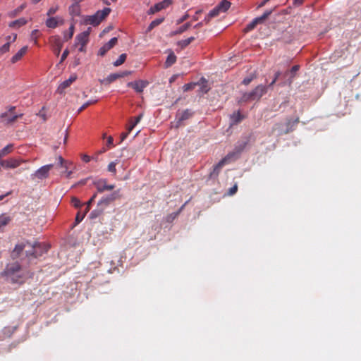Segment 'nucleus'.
<instances>
[{
    "label": "nucleus",
    "instance_id": "40",
    "mask_svg": "<svg viewBox=\"0 0 361 361\" xmlns=\"http://www.w3.org/2000/svg\"><path fill=\"white\" fill-rule=\"evenodd\" d=\"M59 9V5H55L49 8L47 13V16H51L52 15L55 14Z\"/></svg>",
    "mask_w": 361,
    "mask_h": 361
},
{
    "label": "nucleus",
    "instance_id": "59",
    "mask_svg": "<svg viewBox=\"0 0 361 361\" xmlns=\"http://www.w3.org/2000/svg\"><path fill=\"white\" fill-rule=\"evenodd\" d=\"M130 133H128V130H127V132L126 133H123L121 135V141H123L128 135Z\"/></svg>",
    "mask_w": 361,
    "mask_h": 361
},
{
    "label": "nucleus",
    "instance_id": "13",
    "mask_svg": "<svg viewBox=\"0 0 361 361\" xmlns=\"http://www.w3.org/2000/svg\"><path fill=\"white\" fill-rule=\"evenodd\" d=\"M171 0H164L159 3L156 4L154 6H152L147 13L149 15L154 14L157 12L161 11L162 9L166 8L171 4Z\"/></svg>",
    "mask_w": 361,
    "mask_h": 361
},
{
    "label": "nucleus",
    "instance_id": "8",
    "mask_svg": "<svg viewBox=\"0 0 361 361\" xmlns=\"http://www.w3.org/2000/svg\"><path fill=\"white\" fill-rule=\"evenodd\" d=\"M49 43L51 46V48L54 51V53L56 56H59L61 51V49L63 45V42L61 40V37L58 35L51 36L49 37Z\"/></svg>",
    "mask_w": 361,
    "mask_h": 361
},
{
    "label": "nucleus",
    "instance_id": "36",
    "mask_svg": "<svg viewBox=\"0 0 361 361\" xmlns=\"http://www.w3.org/2000/svg\"><path fill=\"white\" fill-rule=\"evenodd\" d=\"M27 21L24 18H20V19H18L16 20H14L13 22H11L10 24H9V26L10 27H16V26H18V27H20L22 25H24L25 24H26Z\"/></svg>",
    "mask_w": 361,
    "mask_h": 361
},
{
    "label": "nucleus",
    "instance_id": "37",
    "mask_svg": "<svg viewBox=\"0 0 361 361\" xmlns=\"http://www.w3.org/2000/svg\"><path fill=\"white\" fill-rule=\"evenodd\" d=\"M127 55L126 54H122L119 56L118 59L114 62V65L115 66H119L121 64H123L126 59Z\"/></svg>",
    "mask_w": 361,
    "mask_h": 361
},
{
    "label": "nucleus",
    "instance_id": "23",
    "mask_svg": "<svg viewBox=\"0 0 361 361\" xmlns=\"http://www.w3.org/2000/svg\"><path fill=\"white\" fill-rule=\"evenodd\" d=\"M68 11H69L70 15L72 16L73 17L78 16L80 14V6L79 4L73 3L69 7Z\"/></svg>",
    "mask_w": 361,
    "mask_h": 361
},
{
    "label": "nucleus",
    "instance_id": "19",
    "mask_svg": "<svg viewBox=\"0 0 361 361\" xmlns=\"http://www.w3.org/2000/svg\"><path fill=\"white\" fill-rule=\"evenodd\" d=\"M77 79V76L75 75H71L68 80L62 82L57 88V92L59 94H63L65 90L74 81Z\"/></svg>",
    "mask_w": 361,
    "mask_h": 361
},
{
    "label": "nucleus",
    "instance_id": "26",
    "mask_svg": "<svg viewBox=\"0 0 361 361\" xmlns=\"http://www.w3.org/2000/svg\"><path fill=\"white\" fill-rule=\"evenodd\" d=\"M142 114H140L139 116L134 118V121H133V118L130 121V124L127 127V130H128V133H130L132 130L135 128V126L140 121V120L142 118Z\"/></svg>",
    "mask_w": 361,
    "mask_h": 361
},
{
    "label": "nucleus",
    "instance_id": "48",
    "mask_svg": "<svg viewBox=\"0 0 361 361\" xmlns=\"http://www.w3.org/2000/svg\"><path fill=\"white\" fill-rule=\"evenodd\" d=\"M189 18V15L188 13H185V15H183L181 18H180L179 19H178L176 20V24H180L182 23L183 22H184L185 20H186L188 18Z\"/></svg>",
    "mask_w": 361,
    "mask_h": 361
},
{
    "label": "nucleus",
    "instance_id": "6",
    "mask_svg": "<svg viewBox=\"0 0 361 361\" xmlns=\"http://www.w3.org/2000/svg\"><path fill=\"white\" fill-rule=\"evenodd\" d=\"M30 247L31 250L25 251L26 256L37 258L47 252L49 248V246L44 243H35L34 244H30Z\"/></svg>",
    "mask_w": 361,
    "mask_h": 361
},
{
    "label": "nucleus",
    "instance_id": "52",
    "mask_svg": "<svg viewBox=\"0 0 361 361\" xmlns=\"http://www.w3.org/2000/svg\"><path fill=\"white\" fill-rule=\"evenodd\" d=\"M213 18L212 16H209V13H208L204 19L203 20V22L204 23V24L207 25L209 23L210 20Z\"/></svg>",
    "mask_w": 361,
    "mask_h": 361
},
{
    "label": "nucleus",
    "instance_id": "30",
    "mask_svg": "<svg viewBox=\"0 0 361 361\" xmlns=\"http://www.w3.org/2000/svg\"><path fill=\"white\" fill-rule=\"evenodd\" d=\"M164 20V18H159L154 20H152L150 24L149 25L147 32L152 31L155 27L160 25L163 21Z\"/></svg>",
    "mask_w": 361,
    "mask_h": 361
},
{
    "label": "nucleus",
    "instance_id": "64",
    "mask_svg": "<svg viewBox=\"0 0 361 361\" xmlns=\"http://www.w3.org/2000/svg\"><path fill=\"white\" fill-rule=\"evenodd\" d=\"M281 75V72L280 71H277L276 73H275V75H274V80H277L278 78H279V76Z\"/></svg>",
    "mask_w": 361,
    "mask_h": 361
},
{
    "label": "nucleus",
    "instance_id": "42",
    "mask_svg": "<svg viewBox=\"0 0 361 361\" xmlns=\"http://www.w3.org/2000/svg\"><path fill=\"white\" fill-rule=\"evenodd\" d=\"M97 102V100H90L85 102L84 104H82L80 108L78 109V113H80L83 110H85L87 106H89L91 104H95Z\"/></svg>",
    "mask_w": 361,
    "mask_h": 361
},
{
    "label": "nucleus",
    "instance_id": "38",
    "mask_svg": "<svg viewBox=\"0 0 361 361\" xmlns=\"http://www.w3.org/2000/svg\"><path fill=\"white\" fill-rule=\"evenodd\" d=\"M185 204H184L180 209L177 212H175V213H172L171 214H169L168 216H167V221H171L173 219H175L178 215L181 212L182 209H183V207H185Z\"/></svg>",
    "mask_w": 361,
    "mask_h": 361
},
{
    "label": "nucleus",
    "instance_id": "39",
    "mask_svg": "<svg viewBox=\"0 0 361 361\" xmlns=\"http://www.w3.org/2000/svg\"><path fill=\"white\" fill-rule=\"evenodd\" d=\"M71 204L73 206L77 209L80 208L82 206V203L80 200L76 197H72L71 198Z\"/></svg>",
    "mask_w": 361,
    "mask_h": 361
},
{
    "label": "nucleus",
    "instance_id": "29",
    "mask_svg": "<svg viewBox=\"0 0 361 361\" xmlns=\"http://www.w3.org/2000/svg\"><path fill=\"white\" fill-rule=\"evenodd\" d=\"M75 30V25L74 24H71L68 30L63 32V39L65 41H68L70 39H71L73 36Z\"/></svg>",
    "mask_w": 361,
    "mask_h": 361
},
{
    "label": "nucleus",
    "instance_id": "15",
    "mask_svg": "<svg viewBox=\"0 0 361 361\" xmlns=\"http://www.w3.org/2000/svg\"><path fill=\"white\" fill-rule=\"evenodd\" d=\"M64 23L63 18L59 16L52 17L49 16L46 20V26L49 28H56L59 25H61Z\"/></svg>",
    "mask_w": 361,
    "mask_h": 361
},
{
    "label": "nucleus",
    "instance_id": "2",
    "mask_svg": "<svg viewBox=\"0 0 361 361\" xmlns=\"http://www.w3.org/2000/svg\"><path fill=\"white\" fill-rule=\"evenodd\" d=\"M118 197V191H115L113 193L104 196L98 202L95 209L90 213V218L95 219L102 214L106 208Z\"/></svg>",
    "mask_w": 361,
    "mask_h": 361
},
{
    "label": "nucleus",
    "instance_id": "45",
    "mask_svg": "<svg viewBox=\"0 0 361 361\" xmlns=\"http://www.w3.org/2000/svg\"><path fill=\"white\" fill-rule=\"evenodd\" d=\"M220 13L221 11L216 6L209 12V16H212L213 18L218 16Z\"/></svg>",
    "mask_w": 361,
    "mask_h": 361
},
{
    "label": "nucleus",
    "instance_id": "55",
    "mask_svg": "<svg viewBox=\"0 0 361 361\" xmlns=\"http://www.w3.org/2000/svg\"><path fill=\"white\" fill-rule=\"evenodd\" d=\"M202 12V10H198L195 12V14L192 16V20L196 21L199 19L198 15Z\"/></svg>",
    "mask_w": 361,
    "mask_h": 361
},
{
    "label": "nucleus",
    "instance_id": "51",
    "mask_svg": "<svg viewBox=\"0 0 361 361\" xmlns=\"http://www.w3.org/2000/svg\"><path fill=\"white\" fill-rule=\"evenodd\" d=\"M252 80V77L245 78L243 80L242 83L243 85H249L251 82Z\"/></svg>",
    "mask_w": 361,
    "mask_h": 361
},
{
    "label": "nucleus",
    "instance_id": "12",
    "mask_svg": "<svg viewBox=\"0 0 361 361\" xmlns=\"http://www.w3.org/2000/svg\"><path fill=\"white\" fill-rule=\"evenodd\" d=\"M53 164H47L40 167L37 170L32 176L37 178L38 179H44L49 176L50 170L53 168Z\"/></svg>",
    "mask_w": 361,
    "mask_h": 361
},
{
    "label": "nucleus",
    "instance_id": "57",
    "mask_svg": "<svg viewBox=\"0 0 361 361\" xmlns=\"http://www.w3.org/2000/svg\"><path fill=\"white\" fill-rule=\"evenodd\" d=\"M114 139L111 136H109L107 139V146L110 148L113 145Z\"/></svg>",
    "mask_w": 361,
    "mask_h": 361
},
{
    "label": "nucleus",
    "instance_id": "58",
    "mask_svg": "<svg viewBox=\"0 0 361 361\" xmlns=\"http://www.w3.org/2000/svg\"><path fill=\"white\" fill-rule=\"evenodd\" d=\"M82 159L83 161L87 163V162L90 161L91 157L88 155L84 154L82 157Z\"/></svg>",
    "mask_w": 361,
    "mask_h": 361
},
{
    "label": "nucleus",
    "instance_id": "32",
    "mask_svg": "<svg viewBox=\"0 0 361 361\" xmlns=\"http://www.w3.org/2000/svg\"><path fill=\"white\" fill-rule=\"evenodd\" d=\"M11 221V219L9 216L6 214H1L0 216V228L8 225Z\"/></svg>",
    "mask_w": 361,
    "mask_h": 361
},
{
    "label": "nucleus",
    "instance_id": "9",
    "mask_svg": "<svg viewBox=\"0 0 361 361\" xmlns=\"http://www.w3.org/2000/svg\"><path fill=\"white\" fill-rule=\"evenodd\" d=\"M207 81L204 78H202L200 82H190L185 84L183 86V90L184 92H188L193 90L197 85H201L202 92L207 93L208 92V89L207 87Z\"/></svg>",
    "mask_w": 361,
    "mask_h": 361
},
{
    "label": "nucleus",
    "instance_id": "11",
    "mask_svg": "<svg viewBox=\"0 0 361 361\" xmlns=\"http://www.w3.org/2000/svg\"><path fill=\"white\" fill-rule=\"evenodd\" d=\"M91 31V28L89 27L87 30L84 31L80 34H78L75 37V46L82 45V46H86L89 41V35L90 32Z\"/></svg>",
    "mask_w": 361,
    "mask_h": 361
},
{
    "label": "nucleus",
    "instance_id": "3",
    "mask_svg": "<svg viewBox=\"0 0 361 361\" xmlns=\"http://www.w3.org/2000/svg\"><path fill=\"white\" fill-rule=\"evenodd\" d=\"M110 8H104L102 10L97 11L94 15L84 16L83 21L85 25L97 26L104 20L111 13Z\"/></svg>",
    "mask_w": 361,
    "mask_h": 361
},
{
    "label": "nucleus",
    "instance_id": "35",
    "mask_svg": "<svg viewBox=\"0 0 361 361\" xmlns=\"http://www.w3.org/2000/svg\"><path fill=\"white\" fill-rule=\"evenodd\" d=\"M190 26H191L190 23H189V22L186 23L184 25H183L182 26H180L177 30L173 32L172 33V35H175L181 34V33L184 32L185 31H186Z\"/></svg>",
    "mask_w": 361,
    "mask_h": 361
},
{
    "label": "nucleus",
    "instance_id": "28",
    "mask_svg": "<svg viewBox=\"0 0 361 361\" xmlns=\"http://www.w3.org/2000/svg\"><path fill=\"white\" fill-rule=\"evenodd\" d=\"M231 6V3L227 0H222L216 7L221 12H226Z\"/></svg>",
    "mask_w": 361,
    "mask_h": 361
},
{
    "label": "nucleus",
    "instance_id": "5",
    "mask_svg": "<svg viewBox=\"0 0 361 361\" xmlns=\"http://www.w3.org/2000/svg\"><path fill=\"white\" fill-rule=\"evenodd\" d=\"M16 107L14 106H9L7 107V110L0 114L1 122L6 126L12 125L17 119L22 118L23 114H16L15 113Z\"/></svg>",
    "mask_w": 361,
    "mask_h": 361
},
{
    "label": "nucleus",
    "instance_id": "53",
    "mask_svg": "<svg viewBox=\"0 0 361 361\" xmlns=\"http://www.w3.org/2000/svg\"><path fill=\"white\" fill-rule=\"evenodd\" d=\"M17 38V35L13 34V36H8L6 39L11 43V42H15Z\"/></svg>",
    "mask_w": 361,
    "mask_h": 361
},
{
    "label": "nucleus",
    "instance_id": "25",
    "mask_svg": "<svg viewBox=\"0 0 361 361\" xmlns=\"http://www.w3.org/2000/svg\"><path fill=\"white\" fill-rule=\"evenodd\" d=\"M176 61V56L174 54L173 51H171L168 55L166 60L165 61L166 68H169L174 64Z\"/></svg>",
    "mask_w": 361,
    "mask_h": 361
},
{
    "label": "nucleus",
    "instance_id": "17",
    "mask_svg": "<svg viewBox=\"0 0 361 361\" xmlns=\"http://www.w3.org/2000/svg\"><path fill=\"white\" fill-rule=\"evenodd\" d=\"M23 161L14 158L1 160V165L4 169H16L19 166Z\"/></svg>",
    "mask_w": 361,
    "mask_h": 361
},
{
    "label": "nucleus",
    "instance_id": "4",
    "mask_svg": "<svg viewBox=\"0 0 361 361\" xmlns=\"http://www.w3.org/2000/svg\"><path fill=\"white\" fill-rule=\"evenodd\" d=\"M241 149H238L235 152H231L228 153L224 158H223L218 164L214 166V169L212 172L210 173L211 176H217L222 169V167L231 163L233 161L236 160L241 152Z\"/></svg>",
    "mask_w": 361,
    "mask_h": 361
},
{
    "label": "nucleus",
    "instance_id": "18",
    "mask_svg": "<svg viewBox=\"0 0 361 361\" xmlns=\"http://www.w3.org/2000/svg\"><path fill=\"white\" fill-rule=\"evenodd\" d=\"M118 39L117 37H113L111 38L107 43L104 44L98 51V55L99 56H104L105 54L110 50L111 48H113L117 43Z\"/></svg>",
    "mask_w": 361,
    "mask_h": 361
},
{
    "label": "nucleus",
    "instance_id": "46",
    "mask_svg": "<svg viewBox=\"0 0 361 361\" xmlns=\"http://www.w3.org/2000/svg\"><path fill=\"white\" fill-rule=\"evenodd\" d=\"M10 48V42H8L7 43L4 44L1 48H0V53L4 54L9 51Z\"/></svg>",
    "mask_w": 361,
    "mask_h": 361
},
{
    "label": "nucleus",
    "instance_id": "31",
    "mask_svg": "<svg viewBox=\"0 0 361 361\" xmlns=\"http://www.w3.org/2000/svg\"><path fill=\"white\" fill-rule=\"evenodd\" d=\"M299 118H296L294 121L288 120L286 123L287 129L285 133H288L293 130V127L299 123Z\"/></svg>",
    "mask_w": 361,
    "mask_h": 361
},
{
    "label": "nucleus",
    "instance_id": "33",
    "mask_svg": "<svg viewBox=\"0 0 361 361\" xmlns=\"http://www.w3.org/2000/svg\"><path fill=\"white\" fill-rule=\"evenodd\" d=\"M194 37H190L188 39L180 40L178 42V46L180 47L181 49L185 48L187 46H188L192 42L195 40Z\"/></svg>",
    "mask_w": 361,
    "mask_h": 361
},
{
    "label": "nucleus",
    "instance_id": "16",
    "mask_svg": "<svg viewBox=\"0 0 361 361\" xmlns=\"http://www.w3.org/2000/svg\"><path fill=\"white\" fill-rule=\"evenodd\" d=\"M268 87L266 85H259L251 91L252 99L259 100L267 93Z\"/></svg>",
    "mask_w": 361,
    "mask_h": 361
},
{
    "label": "nucleus",
    "instance_id": "49",
    "mask_svg": "<svg viewBox=\"0 0 361 361\" xmlns=\"http://www.w3.org/2000/svg\"><path fill=\"white\" fill-rule=\"evenodd\" d=\"M68 54H69V51L67 49H65L61 55L60 63H62L67 58Z\"/></svg>",
    "mask_w": 361,
    "mask_h": 361
},
{
    "label": "nucleus",
    "instance_id": "54",
    "mask_svg": "<svg viewBox=\"0 0 361 361\" xmlns=\"http://www.w3.org/2000/svg\"><path fill=\"white\" fill-rule=\"evenodd\" d=\"M97 194L94 193L92 197L90 199V200L86 203V205L90 207L92 203L94 202V199L97 197Z\"/></svg>",
    "mask_w": 361,
    "mask_h": 361
},
{
    "label": "nucleus",
    "instance_id": "63",
    "mask_svg": "<svg viewBox=\"0 0 361 361\" xmlns=\"http://www.w3.org/2000/svg\"><path fill=\"white\" fill-rule=\"evenodd\" d=\"M269 1H270V0H264L263 1H262V2L259 4L258 7H259V8L263 7V6H264L267 3H268Z\"/></svg>",
    "mask_w": 361,
    "mask_h": 361
},
{
    "label": "nucleus",
    "instance_id": "60",
    "mask_svg": "<svg viewBox=\"0 0 361 361\" xmlns=\"http://www.w3.org/2000/svg\"><path fill=\"white\" fill-rule=\"evenodd\" d=\"M303 1L304 0H293V4L295 6H300Z\"/></svg>",
    "mask_w": 361,
    "mask_h": 361
},
{
    "label": "nucleus",
    "instance_id": "27",
    "mask_svg": "<svg viewBox=\"0 0 361 361\" xmlns=\"http://www.w3.org/2000/svg\"><path fill=\"white\" fill-rule=\"evenodd\" d=\"M243 119V116L240 111L234 112L231 115V124H237Z\"/></svg>",
    "mask_w": 361,
    "mask_h": 361
},
{
    "label": "nucleus",
    "instance_id": "43",
    "mask_svg": "<svg viewBox=\"0 0 361 361\" xmlns=\"http://www.w3.org/2000/svg\"><path fill=\"white\" fill-rule=\"evenodd\" d=\"M118 78H119L118 73H112L107 77L106 80L111 83Z\"/></svg>",
    "mask_w": 361,
    "mask_h": 361
},
{
    "label": "nucleus",
    "instance_id": "20",
    "mask_svg": "<svg viewBox=\"0 0 361 361\" xmlns=\"http://www.w3.org/2000/svg\"><path fill=\"white\" fill-rule=\"evenodd\" d=\"M27 246H29L30 247V243L27 242V243H20V244H17L13 250L11 252V257L13 259H16V258H18L22 252L23 251V250L27 247Z\"/></svg>",
    "mask_w": 361,
    "mask_h": 361
},
{
    "label": "nucleus",
    "instance_id": "50",
    "mask_svg": "<svg viewBox=\"0 0 361 361\" xmlns=\"http://www.w3.org/2000/svg\"><path fill=\"white\" fill-rule=\"evenodd\" d=\"M300 66L298 65L293 66L290 70L292 78L294 77V74L299 70Z\"/></svg>",
    "mask_w": 361,
    "mask_h": 361
},
{
    "label": "nucleus",
    "instance_id": "56",
    "mask_svg": "<svg viewBox=\"0 0 361 361\" xmlns=\"http://www.w3.org/2000/svg\"><path fill=\"white\" fill-rule=\"evenodd\" d=\"M130 74H131V71H126L121 72V73H118V76H119V78H123V77L127 76Z\"/></svg>",
    "mask_w": 361,
    "mask_h": 361
},
{
    "label": "nucleus",
    "instance_id": "24",
    "mask_svg": "<svg viewBox=\"0 0 361 361\" xmlns=\"http://www.w3.org/2000/svg\"><path fill=\"white\" fill-rule=\"evenodd\" d=\"M250 101H254V99H252V95L251 91L243 92L242 96L240 97V98H239V99L238 100V103H244V102H247Z\"/></svg>",
    "mask_w": 361,
    "mask_h": 361
},
{
    "label": "nucleus",
    "instance_id": "44",
    "mask_svg": "<svg viewBox=\"0 0 361 361\" xmlns=\"http://www.w3.org/2000/svg\"><path fill=\"white\" fill-rule=\"evenodd\" d=\"M116 163L114 161L109 163V164L108 165V171L113 173L114 174H116Z\"/></svg>",
    "mask_w": 361,
    "mask_h": 361
},
{
    "label": "nucleus",
    "instance_id": "21",
    "mask_svg": "<svg viewBox=\"0 0 361 361\" xmlns=\"http://www.w3.org/2000/svg\"><path fill=\"white\" fill-rule=\"evenodd\" d=\"M193 113L190 109H185L177 114L178 123H180L185 120L190 118Z\"/></svg>",
    "mask_w": 361,
    "mask_h": 361
},
{
    "label": "nucleus",
    "instance_id": "22",
    "mask_svg": "<svg viewBox=\"0 0 361 361\" xmlns=\"http://www.w3.org/2000/svg\"><path fill=\"white\" fill-rule=\"evenodd\" d=\"M27 50V47H22L11 59L12 63H15L20 61L22 57L25 54Z\"/></svg>",
    "mask_w": 361,
    "mask_h": 361
},
{
    "label": "nucleus",
    "instance_id": "10",
    "mask_svg": "<svg viewBox=\"0 0 361 361\" xmlns=\"http://www.w3.org/2000/svg\"><path fill=\"white\" fill-rule=\"evenodd\" d=\"M94 185L98 192H103L105 190H112L115 188V185L113 184H107L106 179L103 178L94 181Z\"/></svg>",
    "mask_w": 361,
    "mask_h": 361
},
{
    "label": "nucleus",
    "instance_id": "7",
    "mask_svg": "<svg viewBox=\"0 0 361 361\" xmlns=\"http://www.w3.org/2000/svg\"><path fill=\"white\" fill-rule=\"evenodd\" d=\"M274 9L267 10L263 15L252 20V21L247 24L244 28V32H248L255 29L257 24L262 23L272 13Z\"/></svg>",
    "mask_w": 361,
    "mask_h": 361
},
{
    "label": "nucleus",
    "instance_id": "1",
    "mask_svg": "<svg viewBox=\"0 0 361 361\" xmlns=\"http://www.w3.org/2000/svg\"><path fill=\"white\" fill-rule=\"evenodd\" d=\"M0 276L8 283L20 286L32 277V274L23 269L18 262H14L6 264L5 269L0 273Z\"/></svg>",
    "mask_w": 361,
    "mask_h": 361
},
{
    "label": "nucleus",
    "instance_id": "34",
    "mask_svg": "<svg viewBox=\"0 0 361 361\" xmlns=\"http://www.w3.org/2000/svg\"><path fill=\"white\" fill-rule=\"evenodd\" d=\"M13 145L12 144H9L4 147L1 151H0V158H2L3 157L6 156V154L11 153L13 150Z\"/></svg>",
    "mask_w": 361,
    "mask_h": 361
},
{
    "label": "nucleus",
    "instance_id": "41",
    "mask_svg": "<svg viewBox=\"0 0 361 361\" xmlns=\"http://www.w3.org/2000/svg\"><path fill=\"white\" fill-rule=\"evenodd\" d=\"M85 216V214H83L80 211H79L77 213L76 216H75V224L77 225L79 223H80L83 220Z\"/></svg>",
    "mask_w": 361,
    "mask_h": 361
},
{
    "label": "nucleus",
    "instance_id": "14",
    "mask_svg": "<svg viewBox=\"0 0 361 361\" xmlns=\"http://www.w3.org/2000/svg\"><path fill=\"white\" fill-rule=\"evenodd\" d=\"M149 82L147 80H135L133 82H129L127 84V86L129 87H132L137 92H142L144 89L148 85Z\"/></svg>",
    "mask_w": 361,
    "mask_h": 361
},
{
    "label": "nucleus",
    "instance_id": "47",
    "mask_svg": "<svg viewBox=\"0 0 361 361\" xmlns=\"http://www.w3.org/2000/svg\"><path fill=\"white\" fill-rule=\"evenodd\" d=\"M237 190H238V185H237V183H235L233 187H231L228 190V195L230 196H232L236 193Z\"/></svg>",
    "mask_w": 361,
    "mask_h": 361
},
{
    "label": "nucleus",
    "instance_id": "62",
    "mask_svg": "<svg viewBox=\"0 0 361 361\" xmlns=\"http://www.w3.org/2000/svg\"><path fill=\"white\" fill-rule=\"evenodd\" d=\"M59 161L60 166H63L64 159L61 157H59ZM64 167L67 168L66 165H64Z\"/></svg>",
    "mask_w": 361,
    "mask_h": 361
},
{
    "label": "nucleus",
    "instance_id": "61",
    "mask_svg": "<svg viewBox=\"0 0 361 361\" xmlns=\"http://www.w3.org/2000/svg\"><path fill=\"white\" fill-rule=\"evenodd\" d=\"M204 24V23L202 20V22H200V23H197L196 25H195L194 28H196V29L200 28L201 27L203 26Z\"/></svg>",
    "mask_w": 361,
    "mask_h": 361
}]
</instances>
